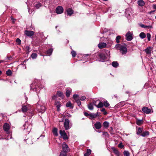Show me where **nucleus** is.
Returning a JSON list of instances; mask_svg holds the SVG:
<instances>
[{
	"label": "nucleus",
	"instance_id": "f257e3e1",
	"mask_svg": "<svg viewBox=\"0 0 156 156\" xmlns=\"http://www.w3.org/2000/svg\"><path fill=\"white\" fill-rule=\"evenodd\" d=\"M69 121L68 119H66L64 124V126L66 130H67L69 128Z\"/></svg>",
	"mask_w": 156,
	"mask_h": 156
},
{
	"label": "nucleus",
	"instance_id": "f03ea898",
	"mask_svg": "<svg viewBox=\"0 0 156 156\" xmlns=\"http://www.w3.org/2000/svg\"><path fill=\"white\" fill-rule=\"evenodd\" d=\"M62 147L63 150L62 151L65 152L66 153L69 151V148L68 146L64 142L63 143Z\"/></svg>",
	"mask_w": 156,
	"mask_h": 156
},
{
	"label": "nucleus",
	"instance_id": "7ed1b4c3",
	"mask_svg": "<svg viewBox=\"0 0 156 156\" xmlns=\"http://www.w3.org/2000/svg\"><path fill=\"white\" fill-rule=\"evenodd\" d=\"M59 133L61 136L63 137L64 139H67V135L64 130H60L59 131Z\"/></svg>",
	"mask_w": 156,
	"mask_h": 156
},
{
	"label": "nucleus",
	"instance_id": "20e7f679",
	"mask_svg": "<svg viewBox=\"0 0 156 156\" xmlns=\"http://www.w3.org/2000/svg\"><path fill=\"white\" fill-rule=\"evenodd\" d=\"M56 12L58 14H61L63 12V9L62 6H58L56 8Z\"/></svg>",
	"mask_w": 156,
	"mask_h": 156
},
{
	"label": "nucleus",
	"instance_id": "39448f33",
	"mask_svg": "<svg viewBox=\"0 0 156 156\" xmlns=\"http://www.w3.org/2000/svg\"><path fill=\"white\" fill-rule=\"evenodd\" d=\"M3 128L5 131L8 132L10 129V126L8 124L5 123L3 126Z\"/></svg>",
	"mask_w": 156,
	"mask_h": 156
},
{
	"label": "nucleus",
	"instance_id": "423d86ee",
	"mask_svg": "<svg viewBox=\"0 0 156 156\" xmlns=\"http://www.w3.org/2000/svg\"><path fill=\"white\" fill-rule=\"evenodd\" d=\"M24 33L27 36L30 37L33 36L34 34V32L32 31L25 30Z\"/></svg>",
	"mask_w": 156,
	"mask_h": 156
},
{
	"label": "nucleus",
	"instance_id": "0eeeda50",
	"mask_svg": "<svg viewBox=\"0 0 156 156\" xmlns=\"http://www.w3.org/2000/svg\"><path fill=\"white\" fill-rule=\"evenodd\" d=\"M55 105H56L57 108V111H59L60 110V107H61V104L59 101H55Z\"/></svg>",
	"mask_w": 156,
	"mask_h": 156
},
{
	"label": "nucleus",
	"instance_id": "6e6552de",
	"mask_svg": "<svg viewBox=\"0 0 156 156\" xmlns=\"http://www.w3.org/2000/svg\"><path fill=\"white\" fill-rule=\"evenodd\" d=\"M97 101H94L93 102V104L95 106H96V107L98 108H101L103 106V103L101 102H99L98 105H97L96 104V103Z\"/></svg>",
	"mask_w": 156,
	"mask_h": 156
},
{
	"label": "nucleus",
	"instance_id": "1a4fd4ad",
	"mask_svg": "<svg viewBox=\"0 0 156 156\" xmlns=\"http://www.w3.org/2000/svg\"><path fill=\"white\" fill-rule=\"evenodd\" d=\"M95 128L97 129H100L101 127V123L100 122H97L94 124Z\"/></svg>",
	"mask_w": 156,
	"mask_h": 156
},
{
	"label": "nucleus",
	"instance_id": "9d476101",
	"mask_svg": "<svg viewBox=\"0 0 156 156\" xmlns=\"http://www.w3.org/2000/svg\"><path fill=\"white\" fill-rule=\"evenodd\" d=\"M106 46V43H100L98 44V47L100 48H103Z\"/></svg>",
	"mask_w": 156,
	"mask_h": 156
},
{
	"label": "nucleus",
	"instance_id": "9b49d317",
	"mask_svg": "<svg viewBox=\"0 0 156 156\" xmlns=\"http://www.w3.org/2000/svg\"><path fill=\"white\" fill-rule=\"evenodd\" d=\"M71 91L72 89L71 88H67L66 93V96L67 97L69 96Z\"/></svg>",
	"mask_w": 156,
	"mask_h": 156
},
{
	"label": "nucleus",
	"instance_id": "f8f14e48",
	"mask_svg": "<svg viewBox=\"0 0 156 156\" xmlns=\"http://www.w3.org/2000/svg\"><path fill=\"white\" fill-rule=\"evenodd\" d=\"M73 10L71 8H69L67 10V13L68 15L71 16L73 13Z\"/></svg>",
	"mask_w": 156,
	"mask_h": 156
},
{
	"label": "nucleus",
	"instance_id": "ddd939ff",
	"mask_svg": "<svg viewBox=\"0 0 156 156\" xmlns=\"http://www.w3.org/2000/svg\"><path fill=\"white\" fill-rule=\"evenodd\" d=\"M91 150L88 149L87 150V152L84 154V156H88L90 155L91 153Z\"/></svg>",
	"mask_w": 156,
	"mask_h": 156
},
{
	"label": "nucleus",
	"instance_id": "4468645a",
	"mask_svg": "<svg viewBox=\"0 0 156 156\" xmlns=\"http://www.w3.org/2000/svg\"><path fill=\"white\" fill-rule=\"evenodd\" d=\"M100 57L101 58V61L102 62H104V61L106 57L103 54H101L100 55Z\"/></svg>",
	"mask_w": 156,
	"mask_h": 156
},
{
	"label": "nucleus",
	"instance_id": "2eb2a0df",
	"mask_svg": "<svg viewBox=\"0 0 156 156\" xmlns=\"http://www.w3.org/2000/svg\"><path fill=\"white\" fill-rule=\"evenodd\" d=\"M53 134L56 136H58L57 133V129L56 128H54L53 130Z\"/></svg>",
	"mask_w": 156,
	"mask_h": 156
},
{
	"label": "nucleus",
	"instance_id": "dca6fc26",
	"mask_svg": "<svg viewBox=\"0 0 156 156\" xmlns=\"http://www.w3.org/2000/svg\"><path fill=\"white\" fill-rule=\"evenodd\" d=\"M66 106L67 107H69L71 108H73V106L72 105V104L70 101H69L66 103Z\"/></svg>",
	"mask_w": 156,
	"mask_h": 156
},
{
	"label": "nucleus",
	"instance_id": "f3484780",
	"mask_svg": "<svg viewBox=\"0 0 156 156\" xmlns=\"http://www.w3.org/2000/svg\"><path fill=\"white\" fill-rule=\"evenodd\" d=\"M52 51L53 50L50 48L47 51L46 54L50 56L51 54Z\"/></svg>",
	"mask_w": 156,
	"mask_h": 156
},
{
	"label": "nucleus",
	"instance_id": "a211bd4d",
	"mask_svg": "<svg viewBox=\"0 0 156 156\" xmlns=\"http://www.w3.org/2000/svg\"><path fill=\"white\" fill-rule=\"evenodd\" d=\"M41 6V3H40L37 2L35 5V7L37 9L39 8Z\"/></svg>",
	"mask_w": 156,
	"mask_h": 156
},
{
	"label": "nucleus",
	"instance_id": "6ab92c4d",
	"mask_svg": "<svg viewBox=\"0 0 156 156\" xmlns=\"http://www.w3.org/2000/svg\"><path fill=\"white\" fill-rule=\"evenodd\" d=\"M73 98L75 101L79 99V96L76 94H74L73 95Z\"/></svg>",
	"mask_w": 156,
	"mask_h": 156
},
{
	"label": "nucleus",
	"instance_id": "aec40b11",
	"mask_svg": "<svg viewBox=\"0 0 156 156\" xmlns=\"http://www.w3.org/2000/svg\"><path fill=\"white\" fill-rule=\"evenodd\" d=\"M27 108L26 106H22V110L23 112H27Z\"/></svg>",
	"mask_w": 156,
	"mask_h": 156
},
{
	"label": "nucleus",
	"instance_id": "412c9836",
	"mask_svg": "<svg viewBox=\"0 0 156 156\" xmlns=\"http://www.w3.org/2000/svg\"><path fill=\"white\" fill-rule=\"evenodd\" d=\"M41 110L40 111L41 112H44L45 110V107L43 106H41L40 107Z\"/></svg>",
	"mask_w": 156,
	"mask_h": 156
},
{
	"label": "nucleus",
	"instance_id": "4be33fe9",
	"mask_svg": "<svg viewBox=\"0 0 156 156\" xmlns=\"http://www.w3.org/2000/svg\"><path fill=\"white\" fill-rule=\"evenodd\" d=\"M60 156H67V154L65 152L61 151Z\"/></svg>",
	"mask_w": 156,
	"mask_h": 156
},
{
	"label": "nucleus",
	"instance_id": "5701e85b",
	"mask_svg": "<svg viewBox=\"0 0 156 156\" xmlns=\"http://www.w3.org/2000/svg\"><path fill=\"white\" fill-rule=\"evenodd\" d=\"M88 108L90 110H92L93 109V105L91 103H90L88 106Z\"/></svg>",
	"mask_w": 156,
	"mask_h": 156
},
{
	"label": "nucleus",
	"instance_id": "b1692460",
	"mask_svg": "<svg viewBox=\"0 0 156 156\" xmlns=\"http://www.w3.org/2000/svg\"><path fill=\"white\" fill-rule=\"evenodd\" d=\"M57 95L59 97H61L62 96L63 93L61 91H58L57 93Z\"/></svg>",
	"mask_w": 156,
	"mask_h": 156
},
{
	"label": "nucleus",
	"instance_id": "393cba45",
	"mask_svg": "<svg viewBox=\"0 0 156 156\" xmlns=\"http://www.w3.org/2000/svg\"><path fill=\"white\" fill-rule=\"evenodd\" d=\"M90 117H91V118L93 119L96 117L97 116V115L95 114H91L89 115Z\"/></svg>",
	"mask_w": 156,
	"mask_h": 156
},
{
	"label": "nucleus",
	"instance_id": "a878e982",
	"mask_svg": "<svg viewBox=\"0 0 156 156\" xmlns=\"http://www.w3.org/2000/svg\"><path fill=\"white\" fill-rule=\"evenodd\" d=\"M6 73L8 76H10L12 74V72L11 70L9 69L6 71Z\"/></svg>",
	"mask_w": 156,
	"mask_h": 156
},
{
	"label": "nucleus",
	"instance_id": "bb28decb",
	"mask_svg": "<svg viewBox=\"0 0 156 156\" xmlns=\"http://www.w3.org/2000/svg\"><path fill=\"white\" fill-rule=\"evenodd\" d=\"M31 56L32 58H35L37 57V55L36 53H33L31 55Z\"/></svg>",
	"mask_w": 156,
	"mask_h": 156
},
{
	"label": "nucleus",
	"instance_id": "cd10ccee",
	"mask_svg": "<svg viewBox=\"0 0 156 156\" xmlns=\"http://www.w3.org/2000/svg\"><path fill=\"white\" fill-rule=\"evenodd\" d=\"M71 54L73 57H75L76 55V52L73 51H72Z\"/></svg>",
	"mask_w": 156,
	"mask_h": 156
},
{
	"label": "nucleus",
	"instance_id": "c85d7f7f",
	"mask_svg": "<svg viewBox=\"0 0 156 156\" xmlns=\"http://www.w3.org/2000/svg\"><path fill=\"white\" fill-rule=\"evenodd\" d=\"M103 126H104L105 128H107V122L106 121H105L103 123Z\"/></svg>",
	"mask_w": 156,
	"mask_h": 156
},
{
	"label": "nucleus",
	"instance_id": "c756f323",
	"mask_svg": "<svg viewBox=\"0 0 156 156\" xmlns=\"http://www.w3.org/2000/svg\"><path fill=\"white\" fill-rule=\"evenodd\" d=\"M77 103L78 105L79 106L80 105H81V101H80V99H79L75 101Z\"/></svg>",
	"mask_w": 156,
	"mask_h": 156
},
{
	"label": "nucleus",
	"instance_id": "7c9ffc66",
	"mask_svg": "<svg viewBox=\"0 0 156 156\" xmlns=\"http://www.w3.org/2000/svg\"><path fill=\"white\" fill-rule=\"evenodd\" d=\"M86 98V97L85 96H83L80 98V99L81 101H83Z\"/></svg>",
	"mask_w": 156,
	"mask_h": 156
},
{
	"label": "nucleus",
	"instance_id": "2f4dec72",
	"mask_svg": "<svg viewBox=\"0 0 156 156\" xmlns=\"http://www.w3.org/2000/svg\"><path fill=\"white\" fill-rule=\"evenodd\" d=\"M16 41L18 43V44H20L21 41L19 38H18L16 39Z\"/></svg>",
	"mask_w": 156,
	"mask_h": 156
},
{
	"label": "nucleus",
	"instance_id": "473e14b6",
	"mask_svg": "<svg viewBox=\"0 0 156 156\" xmlns=\"http://www.w3.org/2000/svg\"><path fill=\"white\" fill-rule=\"evenodd\" d=\"M11 20L12 21V23H14L16 21V19H14L12 16L11 17Z\"/></svg>",
	"mask_w": 156,
	"mask_h": 156
},
{
	"label": "nucleus",
	"instance_id": "72a5a7b5",
	"mask_svg": "<svg viewBox=\"0 0 156 156\" xmlns=\"http://www.w3.org/2000/svg\"><path fill=\"white\" fill-rule=\"evenodd\" d=\"M57 98V96L56 95H54L52 97V99H55Z\"/></svg>",
	"mask_w": 156,
	"mask_h": 156
},
{
	"label": "nucleus",
	"instance_id": "f704fd0d",
	"mask_svg": "<svg viewBox=\"0 0 156 156\" xmlns=\"http://www.w3.org/2000/svg\"><path fill=\"white\" fill-rule=\"evenodd\" d=\"M104 105L105 106V107H107V103L106 101L104 102Z\"/></svg>",
	"mask_w": 156,
	"mask_h": 156
},
{
	"label": "nucleus",
	"instance_id": "c9c22d12",
	"mask_svg": "<svg viewBox=\"0 0 156 156\" xmlns=\"http://www.w3.org/2000/svg\"><path fill=\"white\" fill-rule=\"evenodd\" d=\"M84 114L86 116H88L89 115H90L88 113H87V112H85L84 113Z\"/></svg>",
	"mask_w": 156,
	"mask_h": 156
},
{
	"label": "nucleus",
	"instance_id": "e433bc0d",
	"mask_svg": "<svg viewBox=\"0 0 156 156\" xmlns=\"http://www.w3.org/2000/svg\"><path fill=\"white\" fill-rule=\"evenodd\" d=\"M107 132H104V133H103V135H106L107 134Z\"/></svg>",
	"mask_w": 156,
	"mask_h": 156
},
{
	"label": "nucleus",
	"instance_id": "4c0bfd02",
	"mask_svg": "<svg viewBox=\"0 0 156 156\" xmlns=\"http://www.w3.org/2000/svg\"><path fill=\"white\" fill-rule=\"evenodd\" d=\"M105 110V109H102V111H104Z\"/></svg>",
	"mask_w": 156,
	"mask_h": 156
},
{
	"label": "nucleus",
	"instance_id": "58836bf2",
	"mask_svg": "<svg viewBox=\"0 0 156 156\" xmlns=\"http://www.w3.org/2000/svg\"><path fill=\"white\" fill-rule=\"evenodd\" d=\"M2 73V72L1 71H0V74Z\"/></svg>",
	"mask_w": 156,
	"mask_h": 156
},
{
	"label": "nucleus",
	"instance_id": "ea45409f",
	"mask_svg": "<svg viewBox=\"0 0 156 156\" xmlns=\"http://www.w3.org/2000/svg\"><path fill=\"white\" fill-rule=\"evenodd\" d=\"M2 62V61H0V63H1Z\"/></svg>",
	"mask_w": 156,
	"mask_h": 156
}]
</instances>
